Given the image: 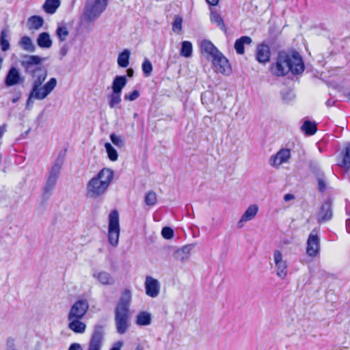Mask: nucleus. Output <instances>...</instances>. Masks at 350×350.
<instances>
[{
  "mask_svg": "<svg viewBox=\"0 0 350 350\" xmlns=\"http://www.w3.org/2000/svg\"><path fill=\"white\" fill-rule=\"evenodd\" d=\"M44 59L45 58L38 55H26L21 61V66L25 69V72L31 78L32 86L29 93L31 97H34L36 100L45 99L55 89L57 83V79L53 77L42 85L48 75L46 68L41 65Z\"/></svg>",
  "mask_w": 350,
  "mask_h": 350,
  "instance_id": "f257e3e1",
  "label": "nucleus"
},
{
  "mask_svg": "<svg viewBox=\"0 0 350 350\" xmlns=\"http://www.w3.org/2000/svg\"><path fill=\"white\" fill-rule=\"evenodd\" d=\"M304 70V64L302 58L296 51L291 53L280 51L276 62L271 67V72L276 76H284L289 72L294 75H299Z\"/></svg>",
  "mask_w": 350,
  "mask_h": 350,
  "instance_id": "f03ea898",
  "label": "nucleus"
},
{
  "mask_svg": "<svg viewBox=\"0 0 350 350\" xmlns=\"http://www.w3.org/2000/svg\"><path fill=\"white\" fill-rule=\"evenodd\" d=\"M113 171L109 168L102 169L87 183V194L90 198H97L105 195L113 179Z\"/></svg>",
  "mask_w": 350,
  "mask_h": 350,
  "instance_id": "7ed1b4c3",
  "label": "nucleus"
},
{
  "mask_svg": "<svg viewBox=\"0 0 350 350\" xmlns=\"http://www.w3.org/2000/svg\"><path fill=\"white\" fill-rule=\"evenodd\" d=\"M132 300L130 290L124 289L115 308V321L117 332L124 334L129 327V308Z\"/></svg>",
  "mask_w": 350,
  "mask_h": 350,
  "instance_id": "20e7f679",
  "label": "nucleus"
},
{
  "mask_svg": "<svg viewBox=\"0 0 350 350\" xmlns=\"http://www.w3.org/2000/svg\"><path fill=\"white\" fill-rule=\"evenodd\" d=\"M109 0H94L86 3L84 16L88 22H93L105 10Z\"/></svg>",
  "mask_w": 350,
  "mask_h": 350,
  "instance_id": "39448f33",
  "label": "nucleus"
},
{
  "mask_svg": "<svg viewBox=\"0 0 350 350\" xmlns=\"http://www.w3.org/2000/svg\"><path fill=\"white\" fill-rule=\"evenodd\" d=\"M120 233L119 213L117 210H113L109 215L108 239L109 243L116 247L119 243Z\"/></svg>",
  "mask_w": 350,
  "mask_h": 350,
  "instance_id": "423d86ee",
  "label": "nucleus"
},
{
  "mask_svg": "<svg viewBox=\"0 0 350 350\" xmlns=\"http://www.w3.org/2000/svg\"><path fill=\"white\" fill-rule=\"evenodd\" d=\"M273 259L276 269V275L282 280H284L288 275V262L284 259L281 251L275 250L273 254Z\"/></svg>",
  "mask_w": 350,
  "mask_h": 350,
  "instance_id": "0eeeda50",
  "label": "nucleus"
},
{
  "mask_svg": "<svg viewBox=\"0 0 350 350\" xmlns=\"http://www.w3.org/2000/svg\"><path fill=\"white\" fill-rule=\"evenodd\" d=\"M104 335L105 327L101 325H96L93 329L88 350H100Z\"/></svg>",
  "mask_w": 350,
  "mask_h": 350,
  "instance_id": "6e6552de",
  "label": "nucleus"
},
{
  "mask_svg": "<svg viewBox=\"0 0 350 350\" xmlns=\"http://www.w3.org/2000/svg\"><path fill=\"white\" fill-rule=\"evenodd\" d=\"M89 309V304L86 299L77 300L71 307L68 319H83Z\"/></svg>",
  "mask_w": 350,
  "mask_h": 350,
  "instance_id": "1a4fd4ad",
  "label": "nucleus"
},
{
  "mask_svg": "<svg viewBox=\"0 0 350 350\" xmlns=\"http://www.w3.org/2000/svg\"><path fill=\"white\" fill-rule=\"evenodd\" d=\"M320 250V239L318 237V232L313 229L309 234L307 241L306 253L310 257L317 256Z\"/></svg>",
  "mask_w": 350,
  "mask_h": 350,
  "instance_id": "9d476101",
  "label": "nucleus"
},
{
  "mask_svg": "<svg viewBox=\"0 0 350 350\" xmlns=\"http://www.w3.org/2000/svg\"><path fill=\"white\" fill-rule=\"evenodd\" d=\"M213 64L217 72L223 74H228L230 71V66L228 60L219 52L215 56L212 57Z\"/></svg>",
  "mask_w": 350,
  "mask_h": 350,
  "instance_id": "9b49d317",
  "label": "nucleus"
},
{
  "mask_svg": "<svg viewBox=\"0 0 350 350\" xmlns=\"http://www.w3.org/2000/svg\"><path fill=\"white\" fill-rule=\"evenodd\" d=\"M161 285L159 282L151 276H147L145 281V291L148 296L154 298L160 293Z\"/></svg>",
  "mask_w": 350,
  "mask_h": 350,
  "instance_id": "f8f14e48",
  "label": "nucleus"
},
{
  "mask_svg": "<svg viewBox=\"0 0 350 350\" xmlns=\"http://www.w3.org/2000/svg\"><path fill=\"white\" fill-rule=\"evenodd\" d=\"M290 157L291 153L288 149H281L275 155L271 157L269 163L271 166L278 167L282 163L287 162Z\"/></svg>",
  "mask_w": 350,
  "mask_h": 350,
  "instance_id": "ddd939ff",
  "label": "nucleus"
},
{
  "mask_svg": "<svg viewBox=\"0 0 350 350\" xmlns=\"http://www.w3.org/2000/svg\"><path fill=\"white\" fill-rule=\"evenodd\" d=\"M332 217V206L329 202H325L319 212L318 221L319 223H324L330 220Z\"/></svg>",
  "mask_w": 350,
  "mask_h": 350,
  "instance_id": "4468645a",
  "label": "nucleus"
},
{
  "mask_svg": "<svg viewBox=\"0 0 350 350\" xmlns=\"http://www.w3.org/2000/svg\"><path fill=\"white\" fill-rule=\"evenodd\" d=\"M21 81V77L18 70L15 67H12L5 79V84L8 87L14 86L18 84Z\"/></svg>",
  "mask_w": 350,
  "mask_h": 350,
  "instance_id": "2eb2a0df",
  "label": "nucleus"
},
{
  "mask_svg": "<svg viewBox=\"0 0 350 350\" xmlns=\"http://www.w3.org/2000/svg\"><path fill=\"white\" fill-rule=\"evenodd\" d=\"M64 161V154H60L52 165L48 177L57 180Z\"/></svg>",
  "mask_w": 350,
  "mask_h": 350,
  "instance_id": "dca6fc26",
  "label": "nucleus"
},
{
  "mask_svg": "<svg viewBox=\"0 0 350 350\" xmlns=\"http://www.w3.org/2000/svg\"><path fill=\"white\" fill-rule=\"evenodd\" d=\"M258 212V206L256 204H252L246 209L243 214L241 219L238 222V227L241 228L243 223L247 222L253 219Z\"/></svg>",
  "mask_w": 350,
  "mask_h": 350,
  "instance_id": "f3484780",
  "label": "nucleus"
},
{
  "mask_svg": "<svg viewBox=\"0 0 350 350\" xmlns=\"http://www.w3.org/2000/svg\"><path fill=\"white\" fill-rule=\"evenodd\" d=\"M194 247V245L189 244L178 249L174 254V257L181 262L187 260L191 254V252Z\"/></svg>",
  "mask_w": 350,
  "mask_h": 350,
  "instance_id": "a211bd4d",
  "label": "nucleus"
},
{
  "mask_svg": "<svg viewBox=\"0 0 350 350\" xmlns=\"http://www.w3.org/2000/svg\"><path fill=\"white\" fill-rule=\"evenodd\" d=\"M270 49L266 44H260L257 48L256 57L260 63H267L270 59Z\"/></svg>",
  "mask_w": 350,
  "mask_h": 350,
  "instance_id": "6ab92c4d",
  "label": "nucleus"
},
{
  "mask_svg": "<svg viewBox=\"0 0 350 350\" xmlns=\"http://www.w3.org/2000/svg\"><path fill=\"white\" fill-rule=\"evenodd\" d=\"M81 319H68V327L76 334H83L85 332L86 325L81 321Z\"/></svg>",
  "mask_w": 350,
  "mask_h": 350,
  "instance_id": "aec40b11",
  "label": "nucleus"
},
{
  "mask_svg": "<svg viewBox=\"0 0 350 350\" xmlns=\"http://www.w3.org/2000/svg\"><path fill=\"white\" fill-rule=\"evenodd\" d=\"M60 5V0H45L42 8L46 14H53L57 12Z\"/></svg>",
  "mask_w": 350,
  "mask_h": 350,
  "instance_id": "412c9836",
  "label": "nucleus"
},
{
  "mask_svg": "<svg viewBox=\"0 0 350 350\" xmlns=\"http://www.w3.org/2000/svg\"><path fill=\"white\" fill-rule=\"evenodd\" d=\"M200 49L202 53H206L211 56V57H213L219 52L215 45L207 40H204L201 42Z\"/></svg>",
  "mask_w": 350,
  "mask_h": 350,
  "instance_id": "4be33fe9",
  "label": "nucleus"
},
{
  "mask_svg": "<svg viewBox=\"0 0 350 350\" xmlns=\"http://www.w3.org/2000/svg\"><path fill=\"white\" fill-rule=\"evenodd\" d=\"M210 20L212 23L215 24L222 31L227 33L228 30L224 21L221 15L216 10H211Z\"/></svg>",
  "mask_w": 350,
  "mask_h": 350,
  "instance_id": "5701e85b",
  "label": "nucleus"
},
{
  "mask_svg": "<svg viewBox=\"0 0 350 350\" xmlns=\"http://www.w3.org/2000/svg\"><path fill=\"white\" fill-rule=\"evenodd\" d=\"M44 23L42 17L34 15L27 19V27L29 30H38L43 26Z\"/></svg>",
  "mask_w": 350,
  "mask_h": 350,
  "instance_id": "b1692460",
  "label": "nucleus"
},
{
  "mask_svg": "<svg viewBox=\"0 0 350 350\" xmlns=\"http://www.w3.org/2000/svg\"><path fill=\"white\" fill-rule=\"evenodd\" d=\"M127 83V79L125 76L117 75L114 77L111 89L113 92H118L122 94V89L126 86Z\"/></svg>",
  "mask_w": 350,
  "mask_h": 350,
  "instance_id": "393cba45",
  "label": "nucleus"
},
{
  "mask_svg": "<svg viewBox=\"0 0 350 350\" xmlns=\"http://www.w3.org/2000/svg\"><path fill=\"white\" fill-rule=\"evenodd\" d=\"M37 44L42 49H49L52 46V40L47 32L40 33L37 38Z\"/></svg>",
  "mask_w": 350,
  "mask_h": 350,
  "instance_id": "a878e982",
  "label": "nucleus"
},
{
  "mask_svg": "<svg viewBox=\"0 0 350 350\" xmlns=\"http://www.w3.org/2000/svg\"><path fill=\"white\" fill-rule=\"evenodd\" d=\"M93 277L96 278L103 285H112L114 283L113 277L106 271H100L97 273H94Z\"/></svg>",
  "mask_w": 350,
  "mask_h": 350,
  "instance_id": "bb28decb",
  "label": "nucleus"
},
{
  "mask_svg": "<svg viewBox=\"0 0 350 350\" xmlns=\"http://www.w3.org/2000/svg\"><path fill=\"white\" fill-rule=\"evenodd\" d=\"M152 315L150 312H140L137 316L135 323L139 326H147L151 324Z\"/></svg>",
  "mask_w": 350,
  "mask_h": 350,
  "instance_id": "cd10ccee",
  "label": "nucleus"
},
{
  "mask_svg": "<svg viewBox=\"0 0 350 350\" xmlns=\"http://www.w3.org/2000/svg\"><path fill=\"white\" fill-rule=\"evenodd\" d=\"M252 42V38L249 36H242L237 39L234 43V49L238 54L244 53V44H250Z\"/></svg>",
  "mask_w": 350,
  "mask_h": 350,
  "instance_id": "c85d7f7f",
  "label": "nucleus"
},
{
  "mask_svg": "<svg viewBox=\"0 0 350 350\" xmlns=\"http://www.w3.org/2000/svg\"><path fill=\"white\" fill-rule=\"evenodd\" d=\"M19 46L25 51L33 53L36 51V46L33 44L30 37L25 36L21 38Z\"/></svg>",
  "mask_w": 350,
  "mask_h": 350,
  "instance_id": "c756f323",
  "label": "nucleus"
},
{
  "mask_svg": "<svg viewBox=\"0 0 350 350\" xmlns=\"http://www.w3.org/2000/svg\"><path fill=\"white\" fill-rule=\"evenodd\" d=\"M131 52L129 49H124L118 55L117 63L121 68H126L129 64Z\"/></svg>",
  "mask_w": 350,
  "mask_h": 350,
  "instance_id": "7c9ffc66",
  "label": "nucleus"
},
{
  "mask_svg": "<svg viewBox=\"0 0 350 350\" xmlns=\"http://www.w3.org/2000/svg\"><path fill=\"white\" fill-rule=\"evenodd\" d=\"M0 46L3 51H7L10 48L8 33L5 29H3L0 34Z\"/></svg>",
  "mask_w": 350,
  "mask_h": 350,
  "instance_id": "2f4dec72",
  "label": "nucleus"
},
{
  "mask_svg": "<svg viewBox=\"0 0 350 350\" xmlns=\"http://www.w3.org/2000/svg\"><path fill=\"white\" fill-rule=\"evenodd\" d=\"M57 180L47 177L46 182L43 188V194L46 197H49L52 191L54 189Z\"/></svg>",
  "mask_w": 350,
  "mask_h": 350,
  "instance_id": "473e14b6",
  "label": "nucleus"
},
{
  "mask_svg": "<svg viewBox=\"0 0 350 350\" xmlns=\"http://www.w3.org/2000/svg\"><path fill=\"white\" fill-rule=\"evenodd\" d=\"M193 46L189 41H183L181 44V49L180 51V55L185 57H189L192 55Z\"/></svg>",
  "mask_w": 350,
  "mask_h": 350,
  "instance_id": "72a5a7b5",
  "label": "nucleus"
},
{
  "mask_svg": "<svg viewBox=\"0 0 350 350\" xmlns=\"http://www.w3.org/2000/svg\"><path fill=\"white\" fill-rule=\"evenodd\" d=\"M120 93L113 92L108 96L109 106L113 109L119 105L122 100Z\"/></svg>",
  "mask_w": 350,
  "mask_h": 350,
  "instance_id": "f704fd0d",
  "label": "nucleus"
},
{
  "mask_svg": "<svg viewBox=\"0 0 350 350\" xmlns=\"http://www.w3.org/2000/svg\"><path fill=\"white\" fill-rule=\"evenodd\" d=\"M301 129L307 135H312L317 132V124L314 122L306 120L304 122L303 125L301 126Z\"/></svg>",
  "mask_w": 350,
  "mask_h": 350,
  "instance_id": "c9c22d12",
  "label": "nucleus"
},
{
  "mask_svg": "<svg viewBox=\"0 0 350 350\" xmlns=\"http://www.w3.org/2000/svg\"><path fill=\"white\" fill-rule=\"evenodd\" d=\"M105 148L107 152L109 159L112 161H116L118 159V154L116 150L111 146V144L108 142L105 143Z\"/></svg>",
  "mask_w": 350,
  "mask_h": 350,
  "instance_id": "e433bc0d",
  "label": "nucleus"
},
{
  "mask_svg": "<svg viewBox=\"0 0 350 350\" xmlns=\"http://www.w3.org/2000/svg\"><path fill=\"white\" fill-rule=\"evenodd\" d=\"M342 165L347 169L350 167V144H347L345 148Z\"/></svg>",
  "mask_w": 350,
  "mask_h": 350,
  "instance_id": "4c0bfd02",
  "label": "nucleus"
},
{
  "mask_svg": "<svg viewBox=\"0 0 350 350\" xmlns=\"http://www.w3.org/2000/svg\"><path fill=\"white\" fill-rule=\"evenodd\" d=\"M157 201V195L153 191H149L146 193L144 199V202L147 206H154L156 204Z\"/></svg>",
  "mask_w": 350,
  "mask_h": 350,
  "instance_id": "58836bf2",
  "label": "nucleus"
},
{
  "mask_svg": "<svg viewBox=\"0 0 350 350\" xmlns=\"http://www.w3.org/2000/svg\"><path fill=\"white\" fill-rule=\"evenodd\" d=\"M68 33V30L66 26H59L56 30V35L61 42L66 40Z\"/></svg>",
  "mask_w": 350,
  "mask_h": 350,
  "instance_id": "ea45409f",
  "label": "nucleus"
},
{
  "mask_svg": "<svg viewBox=\"0 0 350 350\" xmlns=\"http://www.w3.org/2000/svg\"><path fill=\"white\" fill-rule=\"evenodd\" d=\"M183 18L179 16H175L172 23V30L177 33H180L182 31Z\"/></svg>",
  "mask_w": 350,
  "mask_h": 350,
  "instance_id": "a19ab883",
  "label": "nucleus"
},
{
  "mask_svg": "<svg viewBox=\"0 0 350 350\" xmlns=\"http://www.w3.org/2000/svg\"><path fill=\"white\" fill-rule=\"evenodd\" d=\"M142 70L145 77H149L152 71V65L150 61L145 59L142 64Z\"/></svg>",
  "mask_w": 350,
  "mask_h": 350,
  "instance_id": "79ce46f5",
  "label": "nucleus"
},
{
  "mask_svg": "<svg viewBox=\"0 0 350 350\" xmlns=\"http://www.w3.org/2000/svg\"><path fill=\"white\" fill-rule=\"evenodd\" d=\"M110 139L112 143L118 147H122L124 145V139L121 136H118L115 133H111L110 135Z\"/></svg>",
  "mask_w": 350,
  "mask_h": 350,
  "instance_id": "37998d69",
  "label": "nucleus"
},
{
  "mask_svg": "<svg viewBox=\"0 0 350 350\" xmlns=\"http://www.w3.org/2000/svg\"><path fill=\"white\" fill-rule=\"evenodd\" d=\"M161 234L163 238L170 239L174 237V230L170 227H164L161 230Z\"/></svg>",
  "mask_w": 350,
  "mask_h": 350,
  "instance_id": "c03bdc74",
  "label": "nucleus"
},
{
  "mask_svg": "<svg viewBox=\"0 0 350 350\" xmlns=\"http://www.w3.org/2000/svg\"><path fill=\"white\" fill-rule=\"evenodd\" d=\"M139 96V92L137 90H133L131 93L125 94L124 98L125 100L133 101Z\"/></svg>",
  "mask_w": 350,
  "mask_h": 350,
  "instance_id": "a18cd8bd",
  "label": "nucleus"
},
{
  "mask_svg": "<svg viewBox=\"0 0 350 350\" xmlns=\"http://www.w3.org/2000/svg\"><path fill=\"white\" fill-rule=\"evenodd\" d=\"M318 189L321 192L324 191L326 189V183L323 178H318Z\"/></svg>",
  "mask_w": 350,
  "mask_h": 350,
  "instance_id": "49530a36",
  "label": "nucleus"
},
{
  "mask_svg": "<svg viewBox=\"0 0 350 350\" xmlns=\"http://www.w3.org/2000/svg\"><path fill=\"white\" fill-rule=\"evenodd\" d=\"M68 47L67 46V44H64L60 50H59V55H60V58L62 59V57H64V56L66 55V54L68 53Z\"/></svg>",
  "mask_w": 350,
  "mask_h": 350,
  "instance_id": "de8ad7c7",
  "label": "nucleus"
},
{
  "mask_svg": "<svg viewBox=\"0 0 350 350\" xmlns=\"http://www.w3.org/2000/svg\"><path fill=\"white\" fill-rule=\"evenodd\" d=\"M33 100H35L34 97H31V94L29 93L26 103V109H31L32 108L33 105Z\"/></svg>",
  "mask_w": 350,
  "mask_h": 350,
  "instance_id": "09e8293b",
  "label": "nucleus"
},
{
  "mask_svg": "<svg viewBox=\"0 0 350 350\" xmlns=\"http://www.w3.org/2000/svg\"><path fill=\"white\" fill-rule=\"evenodd\" d=\"M68 350H83L80 344L79 343H72L68 348Z\"/></svg>",
  "mask_w": 350,
  "mask_h": 350,
  "instance_id": "8fccbe9b",
  "label": "nucleus"
},
{
  "mask_svg": "<svg viewBox=\"0 0 350 350\" xmlns=\"http://www.w3.org/2000/svg\"><path fill=\"white\" fill-rule=\"evenodd\" d=\"M7 124H3L0 126V139L3 137L4 133L7 131Z\"/></svg>",
  "mask_w": 350,
  "mask_h": 350,
  "instance_id": "3c124183",
  "label": "nucleus"
},
{
  "mask_svg": "<svg viewBox=\"0 0 350 350\" xmlns=\"http://www.w3.org/2000/svg\"><path fill=\"white\" fill-rule=\"evenodd\" d=\"M122 345L123 342L122 341H118L115 343L111 350H120Z\"/></svg>",
  "mask_w": 350,
  "mask_h": 350,
  "instance_id": "603ef678",
  "label": "nucleus"
},
{
  "mask_svg": "<svg viewBox=\"0 0 350 350\" xmlns=\"http://www.w3.org/2000/svg\"><path fill=\"white\" fill-rule=\"evenodd\" d=\"M293 199H294V196L292 194H290V193L286 194L284 197V200L286 202L289 201Z\"/></svg>",
  "mask_w": 350,
  "mask_h": 350,
  "instance_id": "864d4df0",
  "label": "nucleus"
},
{
  "mask_svg": "<svg viewBox=\"0 0 350 350\" xmlns=\"http://www.w3.org/2000/svg\"><path fill=\"white\" fill-rule=\"evenodd\" d=\"M206 2L211 5H217L219 3V0H206Z\"/></svg>",
  "mask_w": 350,
  "mask_h": 350,
  "instance_id": "5fc2aeb1",
  "label": "nucleus"
},
{
  "mask_svg": "<svg viewBox=\"0 0 350 350\" xmlns=\"http://www.w3.org/2000/svg\"><path fill=\"white\" fill-rule=\"evenodd\" d=\"M127 76L129 77H132L133 76L134 71L132 68H129L126 70Z\"/></svg>",
  "mask_w": 350,
  "mask_h": 350,
  "instance_id": "6e6d98bb",
  "label": "nucleus"
},
{
  "mask_svg": "<svg viewBox=\"0 0 350 350\" xmlns=\"http://www.w3.org/2000/svg\"><path fill=\"white\" fill-rule=\"evenodd\" d=\"M135 350H144V348L142 345H137Z\"/></svg>",
  "mask_w": 350,
  "mask_h": 350,
  "instance_id": "4d7b16f0",
  "label": "nucleus"
},
{
  "mask_svg": "<svg viewBox=\"0 0 350 350\" xmlns=\"http://www.w3.org/2000/svg\"><path fill=\"white\" fill-rule=\"evenodd\" d=\"M17 100H18V98H14V99L12 100V102H13V103H16Z\"/></svg>",
  "mask_w": 350,
  "mask_h": 350,
  "instance_id": "13d9d810",
  "label": "nucleus"
},
{
  "mask_svg": "<svg viewBox=\"0 0 350 350\" xmlns=\"http://www.w3.org/2000/svg\"><path fill=\"white\" fill-rule=\"evenodd\" d=\"M30 130H31V129H29V130H27V131L25 132V135H28V133H29Z\"/></svg>",
  "mask_w": 350,
  "mask_h": 350,
  "instance_id": "bf43d9fd",
  "label": "nucleus"
}]
</instances>
